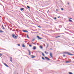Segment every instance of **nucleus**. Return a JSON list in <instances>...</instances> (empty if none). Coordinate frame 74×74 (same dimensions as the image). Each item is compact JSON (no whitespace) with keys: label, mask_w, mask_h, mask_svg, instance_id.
<instances>
[{"label":"nucleus","mask_w":74,"mask_h":74,"mask_svg":"<svg viewBox=\"0 0 74 74\" xmlns=\"http://www.w3.org/2000/svg\"><path fill=\"white\" fill-rule=\"evenodd\" d=\"M37 36V37L38 38V39H39V40H41V39H42V38H41L39 37V36Z\"/></svg>","instance_id":"nucleus-5"},{"label":"nucleus","mask_w":74,"mask_h":74,"mask_svg":"<svg viewBox=\"0 0 74 74\" xmlns=\"http://www.w3.org/2000/svg\"><path fill=\"white\" fill-rule=\"evenodd\" d=\"M54 19H55V20L56 19V17H55L54 18Z\"/></svg>","instance_id":"nucleus-37"},{"label":"nucleus","mask_w":74,"mask_h":74,"mask_svg":"<svg viewBox=\"0 0 74 74\" xmlns=\"http://www.w3.org/2000/svg\"><path fill=\"white\" fill-rule=\"evenodd\" d=\"M38 27H40V28H41V27L40 26H38Z\"/></svg>","instance_id":"nucleus-32"},{"label":"nucleus","mask_w":74,"mask_h":74,"mask_svg":"<svg viewBox=\"0 0 74 74\" xmlns=\"http://www.w3.org/2000/svg\"><path fill=\"white\" fill-rule=\"evenodd\" d=\"M3 31L2 30H0V33H3Z\"/></svg>","instance_id":"nucleus-17"},{"label":"nucleus","mask_w":74,"mask_h":74,"mask_svg":"<svg viewBox=\"0 0 74 74\" xmlns=\"http://www.w3.org/2000/svg\"><path fill=\"white\" fill-rule=\"evenodd\" d=\"M69 19H73V18H68Z\"/></svg>","instance_id":"nucleus-34"},{"label":"nucleus","mask_w":74,"mask_h":74,"mask_svg":"<svg viewBox=\"0 0 74 74\" xmlns=\"http://www.w3.org/2000/svg\"><path fill=\"white\" fill-rule=\"evenodd\" d=\"M32 44H34V45H36V44H35V43H33V42H32Z\"/></svg>","instance_id":"nucleus-36"},{"label":"nucleus","mask_w":74,"mask_h":74,"mask_svg":"<svg viewBox=\"0 0 74 74\" xmlns=\"http://www.w3.org/2000/svg\"><path fill=\"white\" fill-rule=\"evenodd\" d=\"M28 51L29 52V55H30V54H31V53H30V50H28Z\"/></svg>","instance_id":"nucleus-4"},{"label":"nucleus","mask_w":74,"mask_h":74,"mask_svg":"<svg viewBox=\"0 0 74 74\" xmlns=\"http://www.w3.org/2000/svg\"><path fill=\"white\" fill-rule=\"evenodd\" d=\"M42 59H43V60H45V58H44V57H42Z\"/></svg>","instance_id":"nucleus-24"},{"label":"nucleus","mask_w":74,"mask_h":74,"mask_svg":"<svg viewBox=\"0 0 74 74\" xmlns=\"http://www.w3.org/2000/svg\"><path fill=\"white\" fill-rule=\"evenodd\" d=\"M69 22H72V20L70 19L69 20Z\"/></svg>","instance_id":"nucleus-20"},{"label":"nucleus","mask_w":74,"mask_h":74,"mask_svg":"<svg viewBox=\"0 0 74 74\" xmlns=\"http://www.w3.org/2000/svg\"><path fill=\"white\" fill-rule=\"evenodd\" d=\"M45 53L46 54H48V53L47 52V51H45Z\"/></svg>","instance_id":"nucleus-16"},{"label":"nucleus","mask_w":74,"mask_h":74,"mask_svg":"<svg viewBox=\"0 0 74 74\" xmlns=\"http://www.w3.org/2000/svg\"><path fill=\"white\" fill-rule=\"evenodd\" d=\"M36 40V39H35V38L33 39L32 40V41H34V40Z\"/></svg>","instance_id":"nucleus-21"},{"label":"nucleus","mask_w":74,"mask_h":74,"mask_svg":"<svg viewBox=\"0 0 74 74\" xmlns=\"http://www.w3.org/2000/svg\"><path fill=\"white\" fill-rule=\"evenodd\" d=\"M61 10H64V9H63V8H61Z\"/></svg>","instance_id":"nucleus-29"},{"label":"nucleus","mask_w":74,"mask_h":74,"mask_svg":"<svg viewBox=\"0 0 74 74\" xmlns=\"http://www.w3.org/2000/svg\"><path fill=\"white\" fill-rule=\"evenodd\" d=\"M50 56L51 58H53V56H52V53H50Z\"/></svg>","instance_id":"nucleus-2"},{"label":"nucleus","mask_w":74,"mask_h":74,"mask_svg":"<svg viewBox=\"0 0 74 74\" xmlns=\"http://www.w3.org/2000/svg\"><path fill=\"white\" fill-rule=\"evenodd\" d=\"M16 37H17L16 36H15L14 37V38L15 39H16L17 38Z\"/></svg>","instance_id":"nucleus-14"},{"label":"nucleus","mask_w":74,"mask_h":74,"mask_svg":"<svg viewBox=\"0 0 74 74\" xmlns=\"http://www.w3.org/2000/svg\"><path fill=\"white\" fill-rule=\"evenodd\" d=\"M70 62H69V61H66V63H70Z\"/></svg>","instance_id":"nucleus-23"},{"label":"nucleus","mask_w":74,"mask_h":74,"mask_svg":"<svg viewBox=\"0 0 74 74\" xmlns=\"http://www.w3.org/2000/svg\"><path fill=\"white\" fill-rule=\"evenodd\" d=\"M48 12H49V10H48V11H47V12L48 13Z\"/></svg>","instance_id":"nucleus-42"},{"label":"nucleus","mask_w":74,"mask_h":74,"mask_svg":"<svg viewBox=\"0 0 74 74\" xmlns=\"http://www.w3.org/2000/svg\"><path fill=\"white\" fill-rule=\"evenodd\" d=\"M42 54L43 55V56H44L45 55H44V53H42Z\"/></svg>","instance_id":"nucleus-25"},{"label":"nucleus","mask_w":74,"mask_h":74,"mask_svg":"<svg viewBox=\"0 0 74 74\" xmlns=\"http://www.w3.org/2000/svg\"><path fill=\"white\" fill-rule=\"evenodd\" d=\"M45 58L46 59H47V60H50V59L48 58L47 57H45Z\"/></svg>","instance_id":"nucleus-3"},{"label":"nucleus","mask_w":74,"mask_h":74,"mask_svg":"<svg viewBox=\"0 0 74 74\" xmlns=\"http://www.w3.org/2000/svg\"><path fill=\"white\" fill-rule=\"evenodd\" d=\"M0 17H1V16H0Z\"/></svg>","instance_id":"nucleus-46"},{"label":"nucleus","mask_w":74,"mask_h":74,"mask_svg":"<svg viewBox=\"0 0 74 74\" xmlns=\"http://www.w3.org/2000/svg\"><path fill=\"white\" fill-rule=\"evenodd\" d=\"M69 74H73V73H71V72H69Z\"/></svg>","instance_id":"nucleus-22"},{"label":"nucleus","mask_w":74,"mask_h":74,"mask_svg":"<svg viewBox=\"0 0 74 74\" xmlns=\"http://www.w3.org/2000/svg\"><path fill=\"white\" fill-rule=\"evenodd\" d=\"M3 55V54L0 53V56H2V55Z\"/></svg>","instance_id":"nucleus-27"},{"label":"nucleus","mask_w":74,"mask_h":74,"mask_svg":"<svg viewBox=\"0 0 74 74\" xmlns=\"http://www.w3.org/2000/svg\"><path fill=\"white\" fill-rule=\"evenodd\" d=\"M40 48H41V49H42V47L41 46H40Z\"/></svg>","instance_id":"nucleus-19"},{"label":"nucleus","mask_w":74,"mask_h":74,"mask_svg":"<svg viewBox=\"0 0 74 74\" xmlns=\"http://www.w3.org/2000/svg\"><path fill=\"white\" fill-rule=\"evenodd\" d=\"M58 9L56 10V11H58Z\"/></svg>","instance_id":"nucleus-41"},{"label":"nucleus","mask_w":74,"mask_h":74,"mask_svg":"<svg viewBox=\"0 0 74 74\" xmlns=\"http://www.w3.org/2000/svg\"><path fill=\"white\" fill-rule=\"evenodd\" d=\"M27 45H30V44H28V43H27Z\"/></svg>","instance_id":"nucleus-38"},{"label":"nucleus","mask_w":74,"mask_h":74,"mask_svg":"<svg viewBox=\"0 0 74 74\" xmlns=\"http://www.w3.org/2000/svg\"><path fill=\"white\" fill-rule=\"evenodd\" d=\"M68 4H69V3H68Z\"/></svg>","instance_id":"nucleus-43"},{"label":"nucleus","mask_w":74,"mask_h":74,"mask_svg":"<svg viewBox=\"0 0 74 74\" xmlns=\"http://www.w3.org/2000/svg\"><path fill=\"white\" fill-rule=\"evenodd\" d=\"M12 37H13V38H14V36H15V34H13L12 35Z\"/></svg>","instance_id":"nucleus-12"},{"label":"nucleus","mask_w":74,"mask_h":74,"mask_svg":"<svg viewBox=\"0 0 74 74\" xmlns=\"http://www.w3.org/2000/svg\"><path fill=\"white\" fill-rule=\"evenodd\" d=\"M23 32H28V31L27 30H23Z\"/></svg>","instance_id":"nucleus-10"},{"label":"nucleus","mask_w":74,"mask_h":74,"mask_svg":"<svg viewBox=\"0 0 74 74\" xmlns=\"http://www.w3.org/2000/svg\"><path fill=\"white\" fill-rule=\"evenodd\" d=\"M32 58H34L35 56H32Z\"/></svg>","instance_id":"nucleus-11"},{"label":"nucleus","mask_w":74,"mask_h":74,"mask_svg":"<svg viewBox=\"0 0 74 74\" xmlns=\"http://www.w3.org/2000/svg\"><path fill=\"white\" fill-rule=\"evenodd\" d=\"M4 64L5 66H6L7 67H8V66L7 65V64H5V63H4Z\"/></svg>","instance_id":"nucleus-6"},{"label":"nucleus","mask_w":74,"mask_h":74,"mask_svg":"<svg viewBox=\"0 0 74 74\" xmlns=\"http://www.w3.org/2000/svg\"><path fill=\"white\" fill-rule=\"evenodd\" d=\"M29 45V47H32V45Z\"/></svg>","instance_id":"nucleus-33"},{"label":"nucleus","mask_w":74,"mask_h":74,"mask_svg":"<svg viewBox=\"0 0 74 74\" xmlns=\"http://www.w3.org/2000/svg\"><path fill=\"white\" fill-rule=\"evenodd\" d=\"M10 61H11V62H12V57H10Z\"/></svg>","instance_id":"nucleus-8"},{"label":"nucleus","mask_w":74,"mask_h":74,"mask_svg":"<svg viewBox=\"0 0 74 74\" xmlns=\"http://www.w3.org/2000/svg\"><path fill=\"white\" fill-rule=\"evenodd\" d=\"M60 37V36H56V38H58V37Z\"/></svg>","instance_id":"nucleus-15"},{"label":"nucleus","mask_w":74,"mask_h":74,"mask_svg":"<svg viewBox=\"0 0 74 74\" xmlns=\"http://www.w3.org/2000/svg\"><path fill=\"white\" fill-rule=\"evenodd\" d=\"M50 49V50H52V49Z\"/></svg>","instance_id":"nucleus-40"},{"label":"nucleus","mask_w":74,"mask_h":74,"mask_svg":"<svg viewBox=\"0 0 74 74\" xmlns=\"http://www.w3.org/2000/svg\"><path fill=\"white\" fill-rule=\"evenodd\" d=\"M64 53H67L68 55H73L72 54H70V53L64 52Z\"/></svg>","instance_id":"nucleus-1"},{"label":"nucleus","mask_w":74,"mask_h":74,"mask_svg":"<svg viewBox=\"0 0 74 74\" xmlns=\"http://www.w3.org/2000/svg\"><path fill=\"white\" fill-rule=\"evenodd\" d=\"M27 8H30V7L27 6Z\"/></svg>","instance_id":"nucleus-28"},{"label":"nucleus","mask_w":74,"mask_h":74,"mask_svg":"<svg viewBox=\"0 0 74 74\" xmlns=\"http://www.w3.org/2000/svg\"><path fill=\"white\" fill-rule=\"evenodd\" d=\"M27 37L28 38H29V36H28V35H27Z\"/></svg>","instance_id":"nucleus-35"},{"label":"nucleus","mask_w":74,"mask_h":74,"mask_svg":"<svg viewBox=\"0 0 74 74\" xmlns=\"http://www.w3.org/2000/svg\"><path fill=\"white\" fill-rule=\"evenodd\" d=\"M47 48H48V46H49V45H48V44H47Z\"/></svg>","instance_id":"nucleus-18"},{"label":"nucleus","mask_w":74,"mask_h":74,"mask_svg":"<svg viewBox=\"0 0 74 74\" xmlns=\"http://www.w3.org/2000/svg\"><path fill=\"white\" fill-rule=\"evenodd\" d=\"M20 10H21V11H23V10H24V8H22L20 9Z\"/></svg>","instance_id":"nucleus-9"},{"label":"nucleus","mask_w":74,"mask_h":74,"mask_svg":"<svg viewBox=\"0 0 74 74\" xmlns=\"http://www.w3.org/2000/svg\"><path fill=\"white\" fill-rule=\"evenodd\" d=\"M61 26V27H62V26Z\"/></svg>","instance_id":"nucleus-45"},{"label":"nucleus","mask_w":74,"mask_h":74,"mask_svg":"<svg viewBox=\"0 0 74 74\" xmlns=\"http://www.w3.org/2000/svg\"><path fill=\"white\" fill-rule=\"evenodd\" d=\"M33 49H34V50H35V49H36V47L35 46H34L33 47Z\"/></svg>","instance_id":"nucleus-7"},{"label":"nucleus","mask_w":74,"mask_h":74,"mask_svg":"<svg viewBox=\"0 0 74 74\" xmlns=\"http://www.w3.org/2000/svg\"><path fill=\"white\" fill-rule=\"evenodd\" d=\"M60 18V16H59L58 17V18Z\"/></svg>","instance_id":"nucleus-39"},{"label":"nucleus","mask_w":74,"mask_h":74,"mask_svg":"<svg viewBox=\"0 0 74 74\" xmlns=\"http://www.w3.org/2000/svg\"><path fill=\"white\" fill-rule=\"evenodd\" d=\"M2 27L3 29H5V28L4 27H3V25H2Z\"/></svg>","instance_id":"nucleus-30"},{"label":"nucleus","mask_w":74,"mask_h":74,"mask_svg":"<svg viewBox=\"0 0 74 74\" xmlns=\"http://www.w3.org/2000/svg\"><path fill=\"white\" fill-rule=\"evenodd\" d=\"M14 30H12V31H13V32H14Z\"/></svg>","instance_id":"nucleus-44"},{"label":"nucleus","mask_w":74,"mask_h":74,"mask_svg":"<svg viewBox=\"0 0 74 74\" xmlns=\"http://www.w3.org/2000/svg\"><path fill=\"white\" fill-rule=\"evenodd\" d=\"M63 56L64 57H65V56H66V55H63Z\"/></svg>","instance_id":"nucleus-31"},{"label":"nucleus","mask_w":74,"mask_h":74,"mask_svg":"<svg viewBox=\"0 0 74 74\" xmlns=\"http://www.w3.org/2000/svg\"><path fill=\"white\" fill-rule=\"evenodd\" d=\"M22 47H23L25 48V46L24 44H23L22 45Z\"/></svg>","instance_id":"nucleus-13"},{"label":"nucleus","mask_w":74,"mask_h":74,"mask_svg":"<svg viewBox=\"0 0 74 74\" xmlns=\"http://www.w3.org/2000/svg\"><path fill=\"white\" fill-rule=\"evenodd\" d=\"M17 74H18V73H17Z\"/></svg>","instance_id":"nucleus-47"},{"label":"nucleus","mask_w":74,"mask_h":74,"mask_svg":"<svg viewBox=\"0 0 74 74\" xmlns=\"http://www.w3.org/2000/svg\"><path fill=\"white\" fill-rule=\"evenodd\" d=\"M18 46H19V47H20L21 46V45L19 44H18Z\"/></svg>","instance_id":"nucleus-26"}]
</instances>
